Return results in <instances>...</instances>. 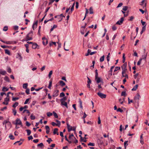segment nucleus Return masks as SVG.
<instances>
[{
  "label": "nucleus",
  "mask_w": 149,
  "mask_h": 149,
  "mask_svg": "<svg viewBox=\"0 0 149 149\" xmlns=\"http://www.w3.org/2000/svg\"><path fill=\"white\" fill-rule=\"evenodd\" d=\"M33 34V32L32 31H30L26 35V41L28 40H30L32 39V36Z\"/></svg>",
  "instance_id": "f257e3e1"
},
{
  "label": "nucleus",
  "mask_w": 149,
  "mask_h": 149,
  "mask_svg": "<svg viewBox=\"0 0 149 149\" xmlns=\"http://www.w3.org/2000/svg\"><path fill=\"white\" fill-rule=\"evenodd\" d=\"M127 63H125L121 66V68L122 69V74L125 73L126 71L127 70Z\"/></svg>",
  "instance_id": "f03ea898"
},
{
  "label": "nucleus",
  "mask_w": 149,
  "mask_h": 149,
  "mask_svg": "<svg viewBox=\"0 0 149 149\" xmlns=\"http://www.w3.org/2000/svg\"><path fill=\"white\" fill-rule=\"evenodd\" d=\"M16 125H19L22 127V121L19 118H17L15 120V123H14Z\"/></svg>",
  "instance_id": "7ed1b4c3"
},
{
  "label": "nucleus",
  "mask_w": 149,
  "mask_h": 149,
  "mask_svg": "<svg viewBox=\"0 0 149 149\" xmlns=\"http://www.w3.org/2000/svg\"><path fill=\"white\" fill-rule=\"evenodd\" d=\"M97 95L101 98H105L106 97V95L103 94L100 92H98L97 93Z\"/></svg>",
  "instance_id": "20e7f679"
},
{
  "label": "nucleus",
  "mask_w": 149,
  "mask_h": 149,
  "mask_svg": "<svg viewBox=\"0 0 149 149\" xmlns=\"http://www.w3.org/2000/svg\"><path fill=\"white\" fill-rule=\"evenodd\" d=\"M124 17H121L120 19V20H118L116 22V24L119 25H121L123 23V21H124Z\"/></svg>",
  "instance_id": "39448f33"
},
{
  "label": "nucleus",
  "mask_w": 149,
  "mask_h": 149,
  "mask_svg": "<svg viewBox=\"0 0 149 149\" xmlns=\"http://www.w3.org/2000/svg\"><path fill=\"white\" fill-rule=\"evenodd\" d=\"M59 91L58 90H55L53 93L52 95L53 97H56L58 95Z\"/></svg>",
  "instance_id": "423d86ee"
},
{
  "label": "nucleus",
  "mask_w": 149,
  "mask_h": 149,
  "mask_svg": "<svg viewBox=\"0 0 149 149\" xmlns=\"http://www.w3.org/2000/svg\"><path fill=\"white\" fill-rule=\"evenodd\" d=\"M144 3H145L144 6L146 7L147 5L146 0H142L141 2L139 3V4L140 5L142 6Z\"/></svg>",
  "instance_id": "0eeeda50"
},
{
  "label": "nucleus",
  "mask_w": 149,
  "mask_h": 149,
  "mask_svg": "<svg viewBox=\"0 0 149 149\" xmlns=\"http://www.w3.org/2000/svg\"><path fill=\"white\" fill-rule=\"evenodd\" d=\"M42 40H43L42 43L44 45H46L48 44V41L45 37L42 38Z\"/></svg>",
  "instance_id": "6e6552de"
},
{
  "label": "nucleus",
  "mask_w": 149,
  "mask_h": 149,
  "mask_svg": "<svg viewBox=\"0 0 149 149\" xmlns=\"http://www.w3.org/2000/svg\"><path fill=\"white\" fill-rule=\"evenodd\" d=\"M95 80L96 81L97 83H99L102 82V81L101 80V78L98 77V76H97L96 77L95 76Z\"/></svg>",
  "instance_id": "1a4fd4ad"
},
{
  "label": "nucleus",
  "mask_w": 149,
  "mask_h": 149,
  "mask_svg": "<svg viewBox=\"0 0 149 149\" xmlns=\"http://www.w3.org/2000/svg\"><path fill=\"white\" fill-rule=\"evenodd\" d=\"M140 97L139 93H137L136 95L134 97V100H139Z\"/></svg>",
  "instance_id": "9d476101"
},
{
  "label": "nucleus",
  "mask_w": 149,
  "mask_h": 149,
  "mask_svg": "<svg viewBox=\"0 0 149 149\" xmlns=\"http://www.w3.org/2000/svg\"><path fill=\"white\" fill-rule=\"evenodd\" d=\"M38 44L36 43H33L32 44V47L33 49H35L36 48L38 49L39 47H37L38 46Z\"/></svg>",
  "instance_id": "9b49d317"
},
{
  "label": "nucleus",
  "mask_w": 149,
  "mask_h": 149,
  "mask_svg": "<svg viewBox=\"0 0 149 149\" xmlns=\"http://www.w3.org/2000/svg\"><path fill=\"white\" fill-rule=\"evenodd\" d=\"M67 127L69 132L72 130V127L68 123L67 124Z\"/></svg>",
  "instance_id": "f8f14e48"
},
{
  "label": "nucleus",
  "mask_w": 149,
  "mask_h": 149,
  "mask_svg": "<svg viewBox=\"0 0 149 149\" xmlns=\"http://www.w3.org/2000/svg\"><path fill=\"white\" fill-rule=\"evenodd\" d=\"M45 128L46 130V133L48 134L49 132L50 128L49 126L48 125H46L45 126Z\"/></svg>",
  "instance_id": "ddd939ff"
},
{
  "label": "nucleus",
  "mask_w": 149,
  "mask_h": 149,
  "mask_svg": "<svg viewBox=\"0 0 149 149\" xmlns=\"http://www.w3.org/2000/svg\"><path fill=\"white\" fill-rule=\"evenodd\" d=\"M61 105L65 106L67 108H68V106L67 103L65 101H62L61 102Z\"/></svg>",
  "instance_id": "4468645a"
},
{
  "label": "nucleus",
  "mask_w": 149,
  "mask_h": 149,
  "mask_svg": "<svg viewBox=\"0 0 149 149\" xmlns=\"http://www.w3.org/2000/svg\"><path fill=\"white\" fill-rule=\"evenodd\" d=\"M143 134H141V135L140 136V139H141L140 143L142 145L144 143L143 140Z\"/></svg>",
  "instance_id": "2eb2a0df"
},
{
  "label": "nucleus",
  "mask_w": 149,
  "mask_h": 149,
  "mask_svg": "<svg viewBox=\"0 0 149 149\" xmlns=\"http://www.w3.org/2000/svg\"><path fill=\"white\" fill-rule=\"evenodd\" d=\"M114 66H112L111 67L110 70L109 71V74H110L111 76L112 75V69L114 67Z\"/></svg>",
  "instance_id": "dca6fc26"
},
{
  "label": "nucleus",
  "mask_w": 149,
  "mask_h": 149,
  "mask_svg": "<svg viewBox=\"0 0 149 149\" xmlns=\"http://www.w3.org/2000/svg\"><path fill=\"white\" fill-rule=\"evenodd\" d=\"M0 74L3 75H4L6 73V71L5 70H0Z\"/></svg>",
  "instance_id": "f3484780"
},
{
  "label": "nucleus",
  "mask_w": 149,
  "mask_h": 149,
  "mask_svg": "<svg viewBox=\"0 0 149 149\" xmlns=\"http://www.w3.org/2000/svg\"><path fill=\"white\" fill-rule=\"evenodd\" d=\"M38 22V21H36L35 23H34L32 25V28H33V29H34V27L35 28H36L37 27V24Z\"/></svg>",
  "instance_id": "a211bd4d"
},
{
  "label": "nucleus",
  "mask_w": 149,
  "mask_h": 149,
  "mask_svg": "<svg viewBox=\"0 0 149 149\" xmlns=\"http://www.w3.org/2000/svg\"><path fill=\"white\" fill-rule=\"evenodd\" d=\"M147 56V53H145L142 56V58L140 59H142L146 60Z\"/></svg>",
  "instance_id": "6ab92c4d"
},
{
  "label": "nucleus",
  "mask_w": 149,
  "mask_h": 149,
  "mask_svg": "<svg viewBox=\"0 0 149 149\" xmlns=\"http://www.w3.org/2000/svg\"><path fill=\"white\" fill-rule=\"evenodd\" d=\"M58 130V129L57 128H55L54 130V131L53 132V134H57V135H58L59 134L58 132H57V131Z\"/></svg>",
  "instance_id": "aec40b11"
},
{
  "label": "nucleus",
  "mask_w": 149,
  "mask_h": 149,
  "mask_svg": "<svg viewBox=\"0 0 149 149\" xmlns=\"http://www.w3.org/2000/svg\"><path fill=\"white\" fill-rule=\"evenodd\" d=\"M138 84H136V85H135L134 87L132 88V91H136L138 87Z\"/></svg>",
  "instance_id": "412c9836"
},
{
  "label": "nucleus",
  "mask_w": 149,
  "mask_h": 149,
  "mask_svg": "<svg viewBox=\"0 0 149 149\" xmlns=\"http://www.w3.org/2000/svg\"><path fill=\"white\" fill-rule=\"evenodd\" d=\"M49 45L50 46H51L52 45H54L55 46H56V42H51L49 43Z\"/></svg>",
  "instance_id": "4be33fe9"
},
{
  "label": "nucleus",
  "mask_w": 149,
  "mask_h": 149,
  "mask_svg": "<svg viewBox=\"0 0 149 149\" xmlns=\"http://www.w3.org/2000/svg\"><path fill=\"white\" fill-rule=\"evenodd\" d=\"M19 104V103L17 102H16L14 103V104L13 105L12 107L14 108L15 109L16 108V107Z\"/></svg>",
  "instance_id": "5701e85b"
},
{
  "label": "nucleus",
  "mask_w": 149,
  "mask_h": 149,
  "mask_svg": "<svg viewBox=\"0 0 149 149\" xmlns=\"http://www.w3.org/2000/svg\"><path fill=\"white\" fill-rule=\"evenodd\" d=\"M59 82L60 85L62 86L65 85V83L63 81L61 80Z\"/></svg>",
  "instance_id": "b1692460"
},
{
  "label": "nucleus",
  "mask_w": 149,
  "mask_h": 149,
  "mask_svg": "<svg viewBox=\"0 0 149 149\" xmlns=\"http://www.w3.org/2000/svg\"><path fill=\"white\" fill-rule=\"evenodd\" d=\"M26 131L27 132V135L29 136L31 134V131L30 130L27 129L26 130Z\"/></svg>",
  "instance_id": "393cba45"
},
{
  "label": "nucleus",
  "mask_w": 149,
  "mask_h": 149,
  "mask_svg": "<svg viewBox=\"0 0 149 149\" xmlns=\"http://www.w3.org/2000/svg\"><path fill=\"white\" fill-rule=\"evenodd\" d=\"M28 84L27 83H25L23 85V88L24 89H27V86H28Z\"/></svg>",
  "instance_id": "a878e982"
},
{
  "label": "nucleus",
  "mask_w": 149,
  "mask_h": 149,
  "mask_svg": "<svg viewBox=\"0 0 149 149\" xmlns=\"http://www.w3.org/2000/svg\"><path fill=\"white\" fill-rule=\"evenodd\" d=\"M5 53L6 54H8V55H10V51L7 49H6L5 50Z\"/></svg>",
  "instance_id": "bb28decb"
},
{
  "label": "nucleus",
  "mask_w": 149,
  "mask_h": 149,
  "mask_svg": "<svg viewBox=\"0 0 149 149\" xmlns=\"http://www.w3.org/2000/svg\"><path fill=\"white\" fill-rule=\"evenodd\" d=\"M139 76H141L140 74L138 73H137L134 76V79H136Z\"/></svg>",
  "instance_id": "cd10ccee"
},
{
  "label": "nucleus",
  "mask_w": 149,
  "mask_h": 149,
  "mask_svg": "<svg viewBox=\"0 0 149 149\" xmlns=\"http://www.w3.org/2000/svg\"><path fill=\"white\" fill-rule=\"evenodd\" d=\"M56 121L57 123H56L57 126H58V127H59L61 125V122L57 120H56Z\"/></svg>",
  "instance_id": "c85d7f7f"
},
{
  "label": "nucleus",
  "mask_w": 149,
  "mask_h": 149,
  "mask_svg": "<svg viewBox=\"0 0 149 149\" xmlns=\"http://www.w3.org/2000/svg\"><path fill=\"white\" fill-rule=\"evenodd\" d=\"M141 76H139L138 77L136 78V83H138L141 77Z\"/></svg>",
  "instance_id": "c756f323"
},
{
  "label": "nucleus",
  "mask_w": 149,
  "mask_h": 149,
  "mask_svg": "<svg viewBox=\"0 0 149 149\" xmlns=\"http://www.w3.org/2000/svg\"><path fill=\"white\" fill-rule=\"evenodd\" d=\"M4 79L5 81H6L8 82H9L10 81L9 78L7 76H5L4 77Z\"/></svg>",
  "instance_id": "7c9ffc66"
},
{
  "label": "nucleus",
  "mask_w": 149,
  "mask_h": 149,
  "mask_svg": "<svg viewBox=\"0 0 149 149\" xmlns=\"http://www.w3.org/2000/svg\"><path fill=\"white\" fill-rule=\"evenodd\" d=\"M52 81H49V86H48V88L49 89H51V87L52 86Z\"/></svg>",
  "instance_id": "2f4dec72"
},
{
  "label": "nucleus",
  "mask_w": 149,
  "mask_h": 149,
  "mask_svg": "<svg viewBox=\"0 0 149 149\" xmlns=\"http://www.w3.org/2000/svg\"><path fill=\"white\" fill-rule=\"evenodd\" d=\"M104 56L103 55L100 58V62H103L104 60Z\"/></svg>",
  "instance_id": "473e14b6"
},
{
  "label": "nucleus",
  "mask_w": 149,
  "mask_h": 149,
  "mask_svg": "<svg viewBox=\"0 0 149 149\" xmlns=\"http://www.w3.org/2000/svg\"><path fill=\"white\" fill-rule=\"evenodd\" d=\"M89 11H90L89 13L90 14H92L93 13V9L92 7H90V8H89Z\"/></svg>",
  "instance_id": "72a5a7b5"
},
{
  "label": "nucleus",
  "mask_w": 149,
  "mask_h": 149,
  "mask_svg": "<svg viewBox=\"0 0 149 149\" xmlns=\"http://www.w3.org/2000/svg\"><path fill=\"white\" fill-rule=\"evenodd\" d=\"M31 119L32 120H34L35 119V116L32 113L31 114L30 116Z\"/></svg>",
  "instance_id": "f704fd0d"
},
{
  "label": "nucleus",
  "mask_w": 149,
  "mask_h": 149,
  "mask_svg": "<svg viewBox=\"0 0 149 149\" xmlns=\"http://www.w3.org/2000/svg\"><path fill=\"white\" fill-rule=\"evenodd\" d=\"M79 136L80 137V140L81 141H84V142H86V140H85L84 141H83V139H84L81 136V135H79Z\"/></svg>",
  "instance_id": "c9c22d12"
},
{
  "label": "nucleus",
  "mask_w": 149,
  "mask_h": 149,
  "mask_svg": "<svg viewBox=\"0 0 149 149\" xmlns=\"http://www.w3.org/2000/svg\"><path fill=\"white\" fill-rule=\"evenodd\" d=\"M128 142V141H125L124 143V145L125 148V149H126V146H127L128 145V144L127 143Z\"/></svg>",
  "instance_id": "e433bc0d"
},
{
  "label": "nucleus",
  "mask_w": 149,
  "mask_h": 149,
  "mask_svg": "<svg viewBox=\"0 0 149 149\" xmlns=\"http://www.w3.org/2000/svg\"><path fill=\"white\" fill-rule=\"evenodd\" d=\"M63 14H61L60 15H58L59 17L60 18V20L58 21L59 22H60L62 20L63 18H62V17H61L63 16Z\"/></svg>",
  "instance_id": "4c0bfd02"
},
{
  "label": "nucleus",
  "mask_w": 149,
  "mask_h": 149,
  "mask_svg": "<svg viewBox=\"0 0 149 149\" xmlns=\"http://www.w3.org/2000/svg\"><path fill=\"white\" fill-rule=\"evenodd\" d=\"M120 67L116 66L115 69V70L114 71V72L117 71L118 70H120Z\"/></svg>",
  "instance_id": "58836bf2"
},
{
  "label": "nucleus",
  "mask_w": 149,
  "mask_h": 149,
  "mask_svg": "<svg viewBox=\"0 0 149 149\" xmlns=\"http://www.w3.org/2000/svg\"><path fill=\"white\" fill-rule=\"evenodd\" d=\"M124 73H123V74L122 73V77H125V79L126 78L128 79V75L127 74H125V75H124Z\"/></svg>",
  "instance_id": "ea45409f"
},
{
  "label": "nucleus",
  "mask_w": 149,
  "mask_h": 149,
  "mask_svg": "<svg viewBox=\"0 0 149 149\" xmlns=\"http://www.w3.org/2000/svg\"><path fill=\"white\" fill-rule=\"evenodd\" d=\"M13 42L12 41H5L4 42V43H5L6 44H11L12 43H13Z\"/></svg>",
  "instance_id": "a19ab883"
},
{
  "label": "nucleus",
  "mask_w": 149,
  "mask_h": 149,
  "mask_svg": "<svg viewBox=\"0 0 149 149\" xmlns=\"http://www.w3.org/2000/svg\"><path fill=\"white\" fill-rule=\"evenodd\" d=\"M9 137L11 140H14L15 139L14 137L12 134H10Z\"/></svg>",
  "instance_id": "79ce46f5"
},
{
  "label": "nucleus",
  "mask_w": 149,
  "mask_h": 149,
  "mask_svg": "<svg viewBox=\"0 0 149 149\" xmlns=\"http://www.w3.org/2000/svg\"><path fill=\"white\" fill-rule=\"evenodd\" d=\"M53 113V114L54 117L56 118H58V116L57 114L54 111H53L52 112Z\"/></svg>",
  "instance_id": "37998d69"
},
{
  "label": "nucleus",
  "mask_w": 149,
  "mask_h": 149,
  "mask_svg": "<svg viewBox=\"0 0 149 149\" xmlns=\"http://www.w3.org/2000/svg\"><path fill=\"white\" fill-rule=\"evenodd\" d=\"M7 71L9 73H10L11 72V70L9 67H7Z\"/></svg>",
  "instance_id": "c03bdc74"
},
{
  "label": "nucleus",
  "mask_w": 149,
  "mask_h": 149,
  "mask_svg": "<svg viewBox=\"0 0 149 149\" xmlns=\"http://www.w3.org/2000/svg\"><path fill=\"white\" fill-rule=\"evenodd\" d=\"M67 99V98L66 97H63L60 100V101L61 102L62 101H65V100H66Z\"/></svg>",
  "instance_id": "a18cd8bd"
},
{
  "label": "nucleus",
  "mask_w": 149,
  "mask_h": 149,
  "mask_svg": "<svg viewBox=\"0 0 149 149\" xmlns=\"http://www.w3.org/2000/svg\"><path fill=\"white\" fill-rule=\"evenodd\" d=\"M8 88L5 87H3L2 89V91H8Z\"/></svg>",
  "instance_id": "49530a36"
},
{
  "label": "nucleus",
  "mask_w": 149,
  "mask_h": 149,
  "mask_svg": "<svg viewBox=\"0 0 149 149\" xmlns=\"http://www.w3.org/2000/svg\"><path fill=\"white\" fill-rule=\"evenodd\" d=\"M72 137H74V139H76L75 137L74 136V135L73 134H71V135H70L69 136V139H72Z\"/></svg>",
  "instance_id": "de8ad7c7"
},
{
  "label": "nucleus",
  "mask_w": 149,
  "mask_h": 149,
  "mask_svg": "<svg viewBox=\"0 0 149 149\" xmlns=\"http://www.w3.org/2000/svg\"><path fill=\"white\" fill-rule=\"evenodd\" d=\"M30 89L29 88L26 89L25 92L27 94L29 95L30 94Z\"/></svg>",
  "instance_id": "09e8293b"
},
{
  "label": "nucleus",
  "mask_w": 149,
  "mask_h": 149,
  "mask_svg": "<svg viewBox=\"0 0 149 149\" xmlns=\"http://www.w3.org/2000/svg\"><path fill=\"white\" fill-rule=\"evenodd\" d=\"M19 99L18 97H13L12 100L13 101H15L17 100H18Z\"/></svg>",
  "instance_id": "8fccbe9b"
},
{
  "label": "nucleus",
  "mask_w": 149,
  "mask_h": 149,
  "mask_svg": "<svg viewBox=\"0 0 149 149\" xmlns=\"http://www.w3.org/2000/svg\"><path fill=\"white\" fill-rule=\"evenodd\" d=\"M8 30V27L7 26H5L3 29V31H6Z\"/></svg>",
  "instance_id": "3c124183"
},
{
  "label": "nucleus",
  "mask_w": 149,
  "mask_h": 149,
  "mask_svg": "<svg viewBox=\"0 0 149 149\" xmlns=\"http://www.w3.org/2000/svg\"><path fill=\"white\" fill-rule=\"evenodd\" d=\"M12 111L14 115V116H15L17 113L16 110L15 109H12Z\"/></svg>",
  "instance_id": "603ef678"
},
{
  "label": "nucleus",
  "mask_w": 149,
  "mask_h": 149,
  "mask_svg": "<svg viewBox=\"0 0 149 149\" xmlns=\"http://www.w3.org/2000/svg\"><path fill=\"white\" fill-rule=\"evenodd\" d=\"M52 72H52V70H51L49 72V74H48V77H49V78H51V75H52Z\"/></svg>",
  "instance_id": "864d4df0"
},
{
  "label": "nucleus",
  "mask_w": 149,
  "mask_h": 149,
  "mask_svg": "<svg viewBox=\"0 0 149 149\" xmlns=\"http://www.w3.org/2000/svg\"><path fill=\"white\" fill-rule=\"evenodd\" d=\"M79 105H80V107L81 109H83V107L82 104V101L80 100V99L79 100Z\"/></svg>",
  "instance_id": "5fc2aeb1"
},
{
  "label": "nucleus",
  "mask_w": 149,
  "mask_h": 149,
  "mask_svg": "<svg viewBox=\"0 0 149 149\" xmlns=\"http://www.w3.org/2000/svg\"><path fill=\"white\" fill-rule=\"evenodd\" d=\"M65 96V94L63 92H62L60 94L59 97H64Z\"/></svg>",
  "instance_id": "6e6d98bb"
},
{
  "label": "nucleus",
  "mask_w": 149,
  "mask_h": 149,
  "mask_svg": "<svg viewBox=\"0 0 149 149\" xmlns=\"http://www.w3.org/2000/svg\"><path fill=\"white\" fill-rule=\"evenodd\" d=\"M52 140L51 138H49L47 140V142L48 143H50L51 141H52Z\"/></svg>",
  "instance_id": "4d7b16f0"
},
{
  "label": "nucleus",
  "mask_w": 149,
  "mask_h": 149,
  "mask_svg": "<svg viewBox=\"0 0 149 149\" xmlns=\"http://www.w3.org/2000/svg\"><path fill=\"white\" fill-rule=\"evenodd\" d=\"M88 146H94L95 144L94 143L90 142L88 144Z\"/></svg>",
  "instance_id": "13d9d810"
},
{
  "label": "nucleus",
  "mask_w": 149,
  "mask_h": 149,
  "mask_svg": "<svg viewBox=\"0 0 149 149\" xmlns=\"http://www.w3.org/2000/svg\"><path fill=\"white\" fill-rule=\"evenodd\" d=\"M112 29L114 31H115L117 29V27L115 25H114L112 26Z\"/></svg>",
  "instance_id": "bf43d9fd"
},
{
  "label": "nucleus",
  "mask_w": 149,
  "mask_h": 149,
  "mask_svg": "<svg viewBox=\"0 0 149 149\" xmlns=\"http://www.w3.org/2000/svg\"><path fill=\"white\" fill-rule=\"evenodd\" d=\"M47 116H48V117H50V116H51L52 115V113L49 112H47Z\"/></svg>",
  "instance_id": "052dcab7"
},
{
  "label": "nucleus",
  "mask_w": 149,
  "mask_h": 149,
  "mask_svg": "<svg viewBox=\"0 0 149 149\" xmlns=\"http://www.w3.org/2000/svg\"><path fill=\"white\" fill-rule=\"evenodd\" d=\"M126 95V92L125 91H123L121 94V95L122 96H125Z\"/></svg>",
  "instance_id": "680f3d73"
},
{
  "label": "nucleus",
  "mask_w": 149,
  "mask_h": 149,
  "mask_svg": "<svg viewBox=\"0 0 149 149\" xmlns=\"http://www.w3.org/2000/svg\"><path fill=\"white\" fill-rule=\"evenodd\" d=\"M146 24H145L144 26L142 27L141 30H142L144 31L146 30Z\"/></svg>",
  "instance_id": "e2e57ef3"
},
{
  "label": "nucleus",
  "mask_w": 149,
  "mask_h": 149,
  "mask_svg": "<svg viewBox=\"0 0 149 149\" xmlns=\"http://www.w3.org/2000/svg\"><path fill=\"white\" fill-rule=\"evenodd\" d=\"M117 111L120 112L122 113L123 111L122 109L119 108L117 110Z\"/></svg>",
  "instance_id": "0e129e2a"
},
{
  "label": "nucleus",
  "mask_w": 149,
  "mask_h": 149,
  "mask_svg": "<svg viewBox=\"0 0 149 149\" xmlns=\"http://www.w3.org/2000/svg\"><path fill=\"white\" fill-rule=\"evenodd\" d=\"M88 79L87 83L88 84H90L91 83V81L90 79L88 77H87Z\"/></svg>",
  "instance_id": "69168bd1"
},
{
  "label": "nucleus",
  "mask_w": 149,
  "mask_h": 149,
  "mask_svg": "<svg viewBox=\"0 0 149 149\" xmlns=\"http://www.w3.org/2000/svg\"><path fill=\"white\" fill-rule=\"evenodd\" d=\"M142 61L141 59H140L137 63V65H140Z\"/></svg>",
  "instance_id": "338daca9"
},
{
  "label": "nucleus",
  "mask_w": 149,
  "mask_h": 149,
  "mask_svg": "<svg viewBox=\"0 0 149 149\" xmlns=\"http://www.w3.org/2000/svg\"><path fill=\"white\" fill-rule=\"evenodd\" d=\"M127 8L128 7L127 6H124L123 7L122 9L123 10L125 11L127 10Z\"/></svg>",
  "instance_id": "774afa93"
}]
</instances>
